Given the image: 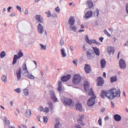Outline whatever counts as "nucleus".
I'll return each instance as SVG.
<instances>
[{"label":"nucleus","instance_id":"nucleus-1","mask_svg":"<svg viewBox=\"0 0 128 128\" xmlns=\"http://www.w3.org/2000/svg\"><path fill=\"white\" fill-rule=\"evenodd\" d=\"M120 91L119 89L118 91L115 88H112L109 90H106V91L104 90H102L100 94V97L104 98L105 96L110 99H113L114 98L116 97L120 96Z\"/></svg>","mask_w":128,"mask_h":128},{"label":"nucleus","instance_id":"nucleus-2","mask_svg":"<svg viewBox=\"0 0 128 128\" xmlns=\"http://www.w3.org/2000/svg\"><path fill=\"white\" fill-rule=\"evenodd\" d=\"M81 80V77L79 74H76L73 76L72 82L74 84H78L80 82Z\"/></svg>","mask_w":128,"mask_h":128},{"label":"nucleus","instance_id":"nucleus-3","mask_svg":"<svg viewBox=\"0 0 128 128\" xmlns=\"http://www.w3.org/2000/svg\"><path fill=\"white\" fill-rule=\"evenodd\" d=\"M87 58L88 59H92L94 57L95 54L91 49L88 50L86 52Z\"/></svg>","mask_w":128,"mask_h":128},{"label":"nucleus","instance_id":"nucleus-4","mask_svg":"<svg viewBox=\"0 0 128 128\" xmlns=\"http://www.w3.org/2000/svg\"><path fill=\"white\" fill-rule=\"evenodd\" d=\"M96 97L95 96L90 97L87 102V105L89 106H92L95 103V99Z\"/></svg>","mask_w":128,"mask_h":128},{"label":"nucleus","instance_id":"nucleus-5","mask_svg":"<svg viewBox=\"0 0 128 128\" xmlns=\"http://www.w3.org/2000/svg\"><path fill=\"white\" fill-rule=\"evenodd\" d=\"M120 68L121 69H124L126 67V64L124 60L121 59L119 61Z\"/></svg>","mask_w":128,"mask_h":128},{"label":"nucleus","instance_id":"nucleus-6","mask_svg":"<svg viewBox=\"0 0 128 128\" xmlns=\"http://www.w3.org/2000/svg\"><path fill=\"white\" fill-rule=\"evenodd\" d=\"M64 103L68 106H73L74 104V103L72 102V100L70 98H66L64 100Z\"/></svg>","mask_w":128,"mask_h":128},{"label":"nucleus","instance_id":"nucleus-7","mask_svg":"<svg viewBox=\"0 0 128 128\" xmlns=\"http://www.w3.org/2000/svg\"><path fill=\"white\" fill-rule=\"evenodd\" d=\"M84 69L86 74H89L91 70V66L89 64H85Z\"/></svg>","mask_w":128,"mask_h":128},{"label":"nucleus","instance_id":"nucleus-8","mask_svg":"<svg viewBox=\"0 0 128 128\" xmlns=\"http://www.w3.org/2000/svg\"><path fill=\"white\" fill-rule=\"evenodd\" d=\"M38 32L40 34H42L44 31L43 26L40 24H39L38 25Z\"/></svg>","mask_w":128,"mask_h":128},{"label":"nucleus","instance_id":"nucleus-9","mask_svg":"<svg viewBox=\"0 0 128 128\" xmlns=\"http://www.w3.org/2000/svg\"><path fill=\"white\" fill-rule=\"evenodd\" d=\"M50 93L51 98L54 102L56 101L57 100V98L54 95V92L53 91L51 90L50 91Z\"/></svg>","mask_w":128,"mask_h":128},{"label":"nucleus","instance_id":"nucleus-10","mask_svg":"<svg viewBox=\"0 0 128 128\" xmlns=\"http://www.w3.org/2000/svg\"><path fill=\"white\" fill-rule=\"evenodd\" d=\"M97 81L98 85L101 86L104 83V80L103 78L101 77H99L98 78L96 79Z\"/></svg>","mask_w":128,"mask_h":128},{"label":"nucleus","instance_id":"nucleus-11","mask_svg":"<svg viewBox=\"0 0 128 128\" xmlns=\"http://www.w3.org/2000/svg\"><path fill=\"white\" fill-rule=\"evenodd\" d=\"M107 52L109 54H113L114 52V48L112 46H108L106 48Z\"/></svg>","mask_w":128,"mask_h":128},{"label":"nucleus","instance_id":"nucleus-12","mask_svg":"<svg viewBox=\"0 0 128 128\" xmlns=\"http://www.w3.org/2000/svg\"><path fill=\"white\" fill-rule=\"evenodd\" d=\"M16 73L18 80H20L21 78V70L20 68H19L16 70V72H14V74Z\"/></svg>","mask_w":128,"mask_h":128},{"label":"nucleus","instance_id":"nucleus-13","mask_svg":"<svg viewBox=\"0 0 128 128\" xmlns=\"http://www.w3.org/2000/svg\"><path fill=\"white\" fill-rule=\"evenodd\" d=\"M68 23L70 26H72L74 24L75 20L73 16H71L69 18L68 20Z\"/></svg>","mask_w":128,"mask_h":128},{"label":"nucleus","instance_id":"nucleus-14","mask_svg":"<svg viewBox=\"0 0 128 128\" xmlns=\"http://www.w3.org/2000/svg\"><path fill=\"white\" fill-rule=\"evenodd\" d=\"M84 86L86 91H87L89 90V89L90 88V86L88 82L87 81H84Z\"/></svg>","mask_w":128,"mask_h":128},{"label":"nucleus","instance_id":"nucleus-15","mask_svg":"<svg viewBox=\"0 0 128 128\" xmlns=\"http://www.w3.org/2000/svg\"><path fill=\"white\" fill-rule=\"evenodd\" d=\"M92 12L91 10L88 11L85 14L84 16L85 18L86 19H88L92 15Z\"/></svg>","mask_w":128,"mask_h":128},{"label":"nucleus","instance_id":"nucleus-16","mask_svg":"<svg viewBox=\"0 0 128 128\" xmlns=\"http://www.w3.org/2000/svg\"><path fill=\"white\" fill-rule=\"evenodd\" d=\"M35 18L38 20V22L40 23L42 22L43 20L42 18L40 15H36L35 16Z\"/></svg>","mask_w":128,"mask_h":128},{"label":"nucleus","instance_id":"nucleus-17","mask_svg":"<svg viewBox=\"0 0 128 128\" xmlns=\"http://www.w3.org/2000/svg\"><path fill=\"white\" fill-rule=\"evenodd\" d=\"M20 58V56H18L17 55H15L14 56L13 58V61L12 62V64L13 65H14L16 63L17 61V60Z\"/></svg>","mask_w":128,"mask_h":128},{"label":"nucleus","instance_id":"nucleus-18","mask_svg":"<svg viewBox=\"0 0 128 128\" xmlns=\"http://www.w3.org/2000/svg\"><path fill=\"white\" fill-rule=\"evenodd\" d=\"M86 36L85 37V40L86 42L89 44H93V42L94 40L92 39L90 40H89L88 37L87 35H86Z\"/></svg>","mask_w":128,"mask_h":128},{"label":"nucleus","instance_id":"nucleus-19","mask_svg":"<svg viewBox=\"0 0 128 128\" xmlns=\"http://www.w3.org/2000/svg\"><path fill=\"white\" fill-rule=\"evenodd\" d=\"M114 118L115 120L117 122H119L121 119V116L118 114H115L114 116Z\"/></svg>","mask_w":128,"mask_h":128},{"label":"nucleus","instance_id":"nucleus-20","mask_svg":"<svg viewBox=\"0 0 128 128\" xmlns=\"http://www.w3.org/2000/svg\"><path fill=\"white\" fill-rule=\"evenodd\" d=\"M92 49L94 50L95 53L97 56H99L100 54V52L99 49L96 47H92Z\"/></svg>","mask_w":128,"mask_h":128},{"label":"nucleus","instance_id":"nucleus-21","mask_svg":"<svg viewBox=\"0 0 128 128\" xmlns=\"http://www.w3.org/2000/svg\"><path fill=\"white\" fill-rule=\"evenodd\" d=\"M87 3L88 4V6L89 8L91 9L93 7V3L91 0H88L87 1Z\"/></svg>","mask_w":128,"mask_h":128},{"label":"nucleus","instance_id":"nucleus-22","mask_svg":"<svg viewBox=\"0 0 128 128\" xmlns=\"http://www.w3.org/2000/svg\"><path fill=\"white\" fill-rule=\"evenodd\" d=\"M76 109H78L80 111H82V106L81 104L78 103L76 105Z\"/></svg>","mask_w":128,"mask_h":128},{"label":"nucleus","instance_id":"nucleus-23","mask_svg":"<svg viewBox=\"0 0 128 128\" xmlns=\"http://www.w3.org/2000/svg\"><path fill=\"white\" fill-rule=\"evenodd\" d=\"M58 86L57 88V90L59 92L61 91L62 86V83L61 81L59 82L58 84Z\"/></svg>","mask_w":128,"mask_h":128},{"label":"nucleus","instance_id":"nucleus-24","mask_svg":"<svg viewBox=\"0 0 128 128\" xmlns=\"http://www.w3.org/2000/svg\"><path fill=\"white\" fill-rule=\"evenodd\" d=\"M31 114V111L29 110H27L26 111L25 113V115L27 117H29Z\"/></svg>","mask_w":128,"mask_h":128},{"label":"nucleus","instance_id":"nucleus-25","mask_svg":"<svg viewBox=\"0 0 128 128\" xmlns=\"http://www.w3.org/2000/svg\"><path fill=\"white\" fill-rule=\"evenodd\" d=\"M100 63L101 65V68H103L106 65V62L104 59H102L100 61Z\"/></svg>","mask_w":128,"mask_h":128},{"label":"nucleus","instance_id":"nucleus-26","mask_svg":"<svg viewBox=\"0 0 128 128\" xmlns=\"http://www.w3.org/2000/svg\"><path fill=\"white\" fill-rule=\"evenodd\" d=\"M86 92H89L88 95L90 96H95L94 95L93 93V92L92 91V88H89V90H88L87 91H86Z\"/></svg>","mask_w":128,"mask_h":128},{"label":"nucleus","instance_id":"nucleus-27","mask_svg":"<svg viewBox=\"0 0 128 128\" xmlns=\"http://www.w3.org/2000/svg\"><path fill=\"white\" fill-rule=\"evenodd\" d=\"M22 72L23 74L26 76L27 75L29 74L28 71V70L27 69H25L24 70H22Z\"/></svg>","mask_w":128,"mask_h":128},{"label":"nucleus","instance_id":"nucleus-28","mask_svg":"<svg viewBox=\"0 0 128 128\" xmlns=\"http://www.w3.org/2000/svg\"><path fill=\"white\" fill-rule=\"evenodd\" d=\"M71 76L70 74H68L66 76H64V82H66L69 80L71 78Z\"/></svg>","mask_w":128,"mask_h":128},{"label":"nucleus","instance_id":"nucleus-29","mask_svg":"<svg viewBox=\"0 0 128 128\" xmlns=\"http://www.w3.org/2000/svg\"><path fill=\"white\" fill-rule=\"evenodd\" d=\"M117 76H112L110 78V82L111 83H112L116 81V80Z\"/></svg>","mask_w":128,"mask_h":128},{"label":"nucleus","instance_id":"nucleus-30","mask_svg":"<svg viewBox=\"0 0 128 128\" xmlns=\"http://www.w3.org/2000/svg\"><path fill=\"white\" fill-rule=\"evenodd\" d=\"M70 29L74 32H75L76 31L77 28L76 26H73V25L70 26Z\"/></svg>","mask_w":128,"mask_h":128},{"label":"nucleus","instance_id":"nucleus-31","mask_svg":"<svg viewBox=\"0 0 128 128\" xmlns=\"http://www.w3.org/2000/svg\"><path fill=\"white\" fill-rule=\"evenodd\" d=\"M6 55V53L4 51H2L0 54V57L1 58H4Z\"/></svg>","mask_w":128,"mask_h":128},{"label":"nucleus","instance_id":"nucleus-32","mask_svg":"<svg viewBox=\"0 0 128 128\" xmlns=\"http://www.w3.org/2000/svg\"><path fill=\"white\" fill-rule=\"evenodd\" d=\"M84 115L82 114L81 115V116L80 117V118L78 119L77 122L78 123H80V122H82V120L83 119L84 117Z\"/></svg>","mask_w":128,"mask_h":128},{"label":"nucleus","instance_id":"nucleus-33","mask_svg":"<svg viewBox=\"0 0 128 128\" xmlns=\"http://www.w3.org/2000/svg\"><path fill=\"white\" fill-rule=\"evenodd\" d=\"M49 106V108L51 110H52L53 108L52 102L51 101H50L48 103Z\"/></svg>","mask_w":128,"mask_h":128},{"label":"nucleus","instance_id":"nucleus-34","mask_svg":"<svg viewBox=\"0 0 128 128\" xmlns=\"http://www.w3.org/2000/svg\"><path fill=\"white\" fill-rule=\"evenodd\" d=\"M26 76L27 78H28L30 79L34 80V77L30 74H28V75H27Z\"/></svg>","mask_w":128,"mask_h":128},{"label":"nucleus","instance_id":"nucleus-35","mask_svg":"<svg viewBox=\"0 0 128 128\" xmlns=\"http://www.w3.org/2000/svg\"><path fill=\"white\" fill-rule=\"evenodd\" d=\"M23 93L26 96H27L29 94V92L27 89L26 88L24 90Z\"/></svg>","mask_w":128,"mask_h":128},{"label":"nucleus","instance_id":"nucleus-36","mask_svg":"<svg viewBox=\"0 0 128 128\" xmlns=\"http://www.w3.org/2000/svg\"><path fill=\"white\" fill-rule=\"evenodd\" d=\"M2 80L4 82H5L6 81V77L5 75H3L1 78Z\"/></svg>","mask_w":128,"mask_h":128},{"label":"nucleus","instance_id":"nucleus-37","mask_svg":"<svg viewBox=\"0 0 128 128\" xmlns=\"http://www.w3.org/2000/svg\"><path fill=\"white\" fill-rule=\"evenodd\" d=\"M60 125V122L59 120L57 121V122L55 124L54 128H60L59 126Z\"/></svg>","mask_w":128,"mask_h":128},{"label":"nucleus","instance_id":"nucleus-38","mask_svg":"<svg viewBox=\"0 0 128 128\" xmlns=\"http://www.w3.org/2000/svg\"><path fill=\"white\" fill-rule=\"evenodd\" d=\"M44 122L45 123H47L48 119V117L46 116H44L43 117Z\"/></svg>","mask_w":128,"mask_h":128},{"label":"nucleus","instance_id":"nucleus-39","mask_svg":"<svg viewBox=\"0 0 128 128\" xmlns=\"http://www.w3.org/2000/svg\"><path fill=\"white\" fill-rule=\"evenodd\" d=\"M40 46L41 47V50H45L46 49V45H44L42 44H40Z\"/></svg>","mask_w":128,"mask_h":128},{"label":"nucleus","instance_id":"nucleus-40","mask_svg":"<svg viewBox=\"0 0 128 128\" xmlns=\"http://www.w3.org/2000/svg\"><path fill=\"white\" fill-rule=\"evenodd\" d=\"M94 41L93 42V44H95L96 45H98V46H100V45L101 44L99 42H97L96 40H94Z\"/></svg>","mask_w":128,"mask_h":128},{"label":"nucleus","instance_id":"nucleus-41","mask_svg":"<svg viewBox=\"0 0 128 128\" xmlns=\"http://www.w3.org/2000/svg\"><path fill=\"white\" fill-rule=\"evenodd\" d=\"M45 13L47 14H48L47 16L48 17H49L51 16V13L50 11L48 10L46 12H45Z\"/></svg>","mask_w":128,"mask_h":128},{"label":"nucleus","instance_id":"nucleus-42","mask_svg":"<svg viewBox=\"0 0 128 128\" xmlns=\"http://www.w3.org/2000/svg\"><path fill=\"white\" fill-rule=\"evenodd\" d=\"M38 110L39 111H42L44 110V108L43 106H41L38 108Z\"/></svg>","mask_w":128,"mask_h":128},{"label":"nucleus","instance_id":"nucleus-43","mask_svg":"<svg viewBox=\"0 0 128 128\" xmlns=\"http://www.w3.org/2000/svg\"><path fill=\"white\" fill-rule=\"evenodd\" d=\"M44 112L46 113H48L49 111V110L48 108L47 107H45L44 108Z\"/></svg>","mask_w":128,"mask_h":128},{"label":"nucleus","instance_id":"nucleus-44","mask_svg":"<svg viewBox=\"0 0 128 128\" xmlns=\"http://www.w3.org/2000/svg\"><path fill=\"white\" fill-rule=\"evenodd\" d=\"M60 44L61 46L63 45L64 44V40L63 38H62L61 39L60 42Z\"/></svg>","mask_w":128,"mask_h":128},{"label":"nucleus","instance_id":"nucleus-45","mask_svg":"<svg viewBox=\"0 0 128 128\" xmlns=\"http://www.w3.org/2000/svg\"><path fill=\"white\" fill-rule=\"evenodd\" d=\"M104 33L107 35L108 36H110L111 35L110 34L108 33L106 30H105L104 31Z\"/></svg>","mask_w":128,"mask_h":128},{"label":"nucleus","instance_id":"nucleus-46","mask_svg":"<svg viewBox=\"0 0 128 128\" xmlns=\"http://www.w3.org/2000/svg\"><path fill=\"white\" fill-rule=\"evenodd\" d=\"M18 54V56H20V58L23 56V53L20 51L19 52Z\"/></svg>","mask_w":128,"mask_h":128},{"label":"nucleus","instance_id":"nucleus-47","mask_svg":"<svg viewBox=\"0 0 128 128\" xmlns=\"http://www.w3.org/2000/svg\"><path fill=\"white\" fill-rule=\"evenodd\" d=\"M5 120V123L6 125L8 126L10 123V122L8 120Z\"/></svg>","mask_w":128,"mask_h":128},{"label":"nucleus","instance_id":"nucleus-48","mask_svg":"<svg viewBox=\"0 0 128 128\" xmlns=\"http://www.w3.org/2000/svg\"><path fill=\"white\" fill-rule=\"evenodd\" d=\"M14 90L18 93H19L21 92L20 89L19 88L16 89Z\"/></svg>","mask_w":128,"mask_h":128},{"label":"nucleus","instance_id":"nucleus-49","mask_svg":"<svg viewBox=\"0 0 128 128\" xmlns=\"http://www.w3.org/2000/svg\"><path fill=\"white\" fill-rule=\"evenodd\" d=\"M55 10L56 12L58 13H59L60 12V9L59 8L58 6H57L55 8Z\"/></svg>","mask_w":128,"mask_h":128},{"label":"nucleus","instance_id":"nucleus-50","mask_svg":"<svg viewBox=\"0 0 128 128\" xmlns=\"http://www.w3.org/2000/svg\"><path fill=\"white\" fill-rule=\"evenodd\" d=\"M23 67V70H24L25 69H27V67L26 66V64H24L22 66Z\"/></svg>","mask_w":128,"mask_h":128},{"label":"nucleus","instance_id":"nucleus-51","mask_svg":"<svg viewBox=\"0 0 128 128\" xmlns=\"http://www.w3.org/2000/svg\"><path fill=\"white\" fill-rule=\"evenodd\" d=\"M61 52L62 54L63 57H64V49L63 48L61 50Z\"/></svg>","mask_w":128,"mask_h":128},{"label":"nucleus","instance_id":"nucleus-52","mask_svg":"<svg viewBox=\"0 0 128 128\" xmlns=\"http://www.w3.org/2000/svg\"><path fill=\"white\" fill-rule=\"evenodd\" d=\"M77 60H73L72 61V62L76 66L77 65Z\"/></svg>","mask_w":128,"mask_h":128},{"label":"nucleus","instance_id":"nucleus-53","mask_svg":"<svg viewBox=\"0 0 128 128\" xmlns=\"http://www.w3.org/2000/svg\"><path fill=\"white\" fill-rule=\"evenodd\" d=\"M6 8H4L3 9L1 13L2 15H4L5 14L4 12L6 11Z\"/></svg>","mask_w":128,"mask_h":128},{"label":"nucleus","instance_id":"nucleus-54","mask_svg":"<svg viewBox=\"0 0 128 128\" xmlns=\"http://www.w3.org/2000/svg\"><path fill=\"white\" fill-rule=\"evenodd\" d=\"M98 122L100 126H101L102 125V121H101V118H99V120H98Z\"/></svg>","mask_w":128,"mask_h":128},{"label":"nucleus","instance_id":"nucleus-55","mask_svg":"<svg viewBox=\"0 0 128 128\" xmlns=\"http://www.w3.org/2000/svg\"><path fill=\"white\" fill-rule=\"evenodd\" d=\"M16 8L17 10L20 11V12H21V8L19 6H16Z\"/></svg>","mask_w":128,"mask_h":128},{"label":"nucleus","instance_id":"nucleus-56","mask_svg":"<svg viewBox=\"0 0 128 128\" xmlns=\"http://www.w3.org/2000/svg\"><path fill=\"white\" fill-rule=\"evenodd\" d=\"M75 128H82L80 125L76 124L75 126Z\"/></svg>","mask_w":128,"mask_h":128},{"label":"nucleus","instance_id":"nucleus-57","mask_svg":"<svg viewBox=\"0 0 128 128\" xmlns=\"http://www.w3.org/2000/svg\"><path fill=\"white\" fill-rule=\"evenodd\" d=\"M12 6H10L8 8V12H10L11 9L12 8Z\"/></svg>","mask_w":128,"mask_h":128},{"label":"nucleus","instance_id":"nucleus-58","mask_svg":"<svg viewBox=\"0 0 128 128\" xmlns=\"http://www.w3.org/2000/svg\"><path fill=\"white\" fill-rule=\"evenodd\" d=\"M61 99L62 101V102L64 103V97L63 96H61Z\"/></svg>","mask_w":128,"mask_h":128},{"label":"nucleus","instance_id":"nucleus-59","mask_svg":"<svg viewBox=\"0 0 128 128\" xmlns=\"http://www.w3.org/2000/svg\"><path fill=\"white\" fill-rule=\"evenodd\" d=\"M40 115H39L37 117V119L38 121H39L40 122Z\"/></svg>","mask_w":128,"mask_h":128},{"label":"nucleus","instance_id":"nucleus-60","mask_svg":"<svg viewBox=\"0 0 128 128\" xmlns=\"http://www.w3.org/2000/svg\"><path fill=\"white\" fill-rule=\"evenodd\" d=\"M104 39V38L103 37H101L99 38V40L101 42H102Z\"/></svg>","mask_w":128,"mask_h":128},{"label":"nucleus","instance_id":"nucleus-61","mask_svg":"<svg viewBox=\"0 0 128 128\" xmlns=\"http://www.w3.org/2000/svg\"><path fill=\"white\" fill-rule=\"evenodd\" d=\"M126 10L127 13H128V3L126 5Z\"/></svg>","mask_w":128,"mask_h":128},{"label":"nucleus","instance_id":"nucleus-62","mask_svg":"<svg viewBox=\"0 0 128 128\" xmlns=\"http://www.w3.org/2000/svg\"><path fill=\"white\" fill-rule=\"evenodd\" d=\"M15 14L14 12L12 14H10V16H15Z\"/></svg>","mask_w":128,"mask_h":128},{"label":"nucleus","instance_id":"nucleus-63","mask_svg":"<svg viewBox=\"0 0 128 128\" xmlns=\"http://www.w3.org/2000/svg\"><path fill=\"white\" fill-rule=\"evenodd\" d=\"M96 13H97L96 16H98L99 14V10H98L97 9L96 10Z\"/></svg>","mask_w":128,"mask_h":128},{"label":"nucleus","instance_id":"nucleus-64","mask_svg":"<svg viewBox=\"0 0 128 128\" xmlns=\"http://www.w3.org/2000/svg\"><path fill=\"white\" fill-rule=\"evenodd\" d=\"M103 76L104 78H106V74L104 72L103 73Z\"/></svg>","mask_w":128,"mask_h":128}]
</instances>
